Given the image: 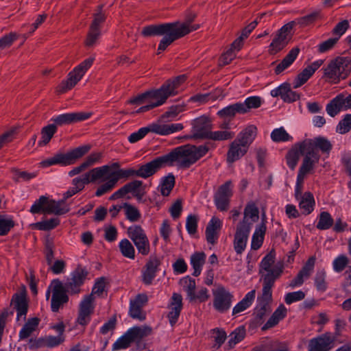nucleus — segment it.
<instances>
[{
  "label": "nucleus",
  "instance_id": "f257e3e1",
  "mask_svg": "<svg viewBox=\"0 0 351 351\" xmlns=\"http://www.w3.org/2000/svg\"><path fill=\"white\" fill-rule=\"evenodd\" d=\"M191 21L184 23L174 22L145 26L142 29L144 36H162L158 47V53L165 51L171 43L192 31L199 28L198 25H191Z\"/></svg>",
  "mask_w": 351,
  "mask_h": 351
},
{
  "label": "nucleus",
  "instance_id": "f03ea898",
  "mask_svg": "<svg viewBox=\"0 0 351 351\" xmlns=\"http://www.w3.org/2000/svg\"><path fill=\"white\" fill-rule=\"evenodd\" d=\"M208 152V147L206 145H186L173 149L164 156L167 166H172L176 163L179 167L186 169L205 156Z\"/></svg>",
  "mask_w": 351,
  "mask_h": 351
},
{
  "label": "nucleus",
  "instance_id": "7ed1b4c3",
  "mask_svg": "<svg viewBox=\"0 0 351 351\" xmlns=\"http://www.w3.org/2000/svg\"><path fill=\"white\" fill-rule=\"evenodd\" d=\"M256 134L257 128L253 125L247 126L240 132L229 145L226 154L227 162L232 164L245 156Z\"/></svg>",
  "mask_w": 351,
  "mask_h": 351
},
{
  "label": "nucleus",
  "instance_id": "20e7f679",
  "mask_svg": "<svg viewBox=\"0 0 351 351\" xmlns=\"http://www.w3.org/2000/svg\"><path fill=\"white\" fill-rule=\"evenodd\" d=\"M324 77L334 84L346 80L351 73V58L338 56L328 62L322 69Z\"/></svg>",
  "mask_w": 351,
  "mask_h": 351
},
{
  "label": "nucleus",
  "instance_id": "39448f33",
  "mask_svg": "<svg viewBox=\"0 0 351 351\" xmlns=\"http://www.w3.org/2000/svg\"><path fill=\"white\" fill-rule=\"evenodd\" d=\"M134 177H137V169L134 168L119 169L112 171L109 174V176L104 178L103 181L106 182L97 187L95 195L101 197L112 191L121 178L128 179Z\"/></svg>",
  "mask_w": 351,
  "mask_h": 351
},
{
  "label": "nucleus",
  "instance_id": "423d86ee",
  "mask_svg": "<svg viewBox=\"0 0 351 351\" xmlns=\"http://www.w3.org/2000/svg\"><path fill=\"white\" fill-rule=\"evenodd\" d=\"M94 60L95 58H88L75 67L68 74L67 79L58 86L56 91L58 93H64L73 88L92 66Z\"/></svg>",
  "mask_w": 351,
  "mask_h": 351
},
{
  "label": "nucleus",
  "instance_id": "0eeeda50",
  "mask_svg": "<svg viewBox=\"0 0 351 351\" xmlns=\"http://www.w3.org/2000/svg\"><path fill=\"white\" fill-rule=\"evenodd\" d=\"M69 210V207L65 204L64 200L56 202L49 199L45 196H41L32 206L30 211L32 213H39L40 212L48 214H55L58 215H64Z\"/></svg>",
  "mask_w": 351,
  "mask_h": 351
},
{
  "label": "nucleus",
  "instance_id": "6e6552de",
  "mask_svg": "<svg viewBox=\"0 0 351 351\" xmlns=\"http://www.w3.org/2000/svg\"><path fill=\"white\" fill-rule=\"evenodd\" d=\"M66 292L64 284L60 280L55 279L51 281L46 291V298L49 300L51 295V308L53 312H58L68 302Z\"/></svg>",
  "mask_w": 351,
  "mask_h": 351
},
{
  "label": "nucleus",
  "instance_id": "1a4fd4ad",
  "mask_svg": "<svg viewBox=\"0 0 351 351\" xmlns=\"http://www.w3.org/2000/svg\"><path fill=\"white\" fill-rule=\"evenodd\" d=\"M89 149L90 147L87 145L78 147L66 154H57L53 157L43 161L41 165L45 167L54 165H70L85 155Z\"/></svg>",
  "mask_w": 351,
  "mask_h": 351
},
{
  "label": "nucleus",
  "instance_id": "9d476101",
  "mask_svg": "<svg viewBox=\"0 0 351 351\" xmlns=\"http://www.w3.org/2000/svg\"><path fill=\"white\" fill-rule=\"evenodd\" d=\"M186 80L184 75L177 76L167 80L160 88L154 90V95L161 106L165 104L169 97L175 96L178 93V88Z\"/></svg>",
  "mask_w": 351,
  "mask_h": 351
},
{
  "label": "nucleus",
  "instance_id": "9b49d317",
  "mask_svg": "<svg viewBox=\"0 0 351 351\" xmlns=\"http://www.w3.org/2000/svg\"><path fill=\"white\" fill-rule=\"evenodd\" d=\"M110 170L109 165H104L95 167L84 173L82 176L75 178L72 180L73 187L77 190V192L82 191L86 184L90 182H95L97 180H102L106 176Z\"/></svg>",
  "mask_w": 351,
  "mask_h": 351
},
{
  "label": "nucleus",
  "instance_id": "f8f14e48",
  "mask_svg": "<svg viewBox=\"0 0 351 351\" xmlns=\"http://www.w3.org/2000/svg\"><path fill=\"white\" fill-rule=\"evenodd\" d=\"M128 237L135 245L138 253L146 256L149 253L150 244L145 231L140 225H132L127 230Z\"/></svg>",
  "mask_w": 351,
  "mask_h": 351
},
{
  "label": "nucleus",
  "instance_id": "ddd939ff",
  "mask_svg": "<svg viewBox=\"0 0 351 351\" xmlns=\"http://www.w3.org/2000/svg\"><path fill=\"white\" fill-rule=\"evenodd\" d=\"M128 193H132V195L136 199L138 202H147L146 199H143L145 191L144 187L143 186V182L138 180H133L123 186L110 197V200H114L119 198H121Z\"/></svg>",
  "mask_w": 351,
  "mask_h": 351
},
{
  "label": "nucleus",
  "instance_id": "4468645a",
  "mask_svg": "<svg viewBox=\"0 0 351 351\" xmlns=\"http://www.w3.org/2000/svg\"><path fill=\"white\" fill-rule=\"evenodd\" d=\"M213 307L219 313L227 312L231 307L234 295L223 286L213 291Z\"/></svg>",
  "mask_w": 351,
  "mask_h": 351
},
{
  "label": "nucleus",
  "instance_id": "2eb2a0df",
  "mask_svg": "<svg viewBox=\"0 0 351 351\" xmlns=\"http://www.w3.org/2000/svg\"><path fill=\"white\" fill-rule=\"evenodd\" d=\"M261 280H263L262 295L261 298H258V301L261 305V308L257 311V316L259 318H262L269 310V303L271 301L272 298L271 289L276 279L271 278L267 276Z\"/></svg>",
  "mask_w": 351,
  "mask_h": 351
},
{
  "label": "nucleus",
  "instance_id": "dca6fc26",
  "mask_svg": "<svg viewBox=\"0 0 351 351\" xmlns=\"http://www.w3.org/2000/svg\"><path fill=\"white\" fill-rule=\"evenodd\" d=\"M275 262V254L271 252L267 254L261 261L260 264V274L261 278L269 276L271 278L277 279L282 273L283 266L282 265H273Z\"/></svg>",
  "mask_w": 351,
  "mask_h": 351
},
{
  "label": "nucleus",
  "instance_id": "f3484780",
  "mask_svg": "<svg viewBox=\"0 0 351 351\" xmlns=\"http://www.w3.org/2000/svg\"><path fill=\"white\" fill-rule=\"evenodd\" d=\"M293 25L291 23H287L278 31L275 38L269 45L270 53L276 54L285 47L291 39V31Z\"/></svg>",
  "mask_w": 351,
  "mask_h": 351
},
{
  "label": "nucleus",
  "instance_id": "a211bd4d",
  "mask_svg": "<svg viewBox=\"0 0 351 351\" xmlns=\"http://www.w3.org/2000/svg\"><path fill=\"white\" fill-rule=\"evenodd\" d=\"M88 271L82 267L76 268L71 274V278L64 285L66 291L70 294H78L81 289L80 287L84 284L87 276Z\"/></svg>",
  "mask_w": 351,
  "mask_h": 351
},
{
  "label": "nucleus",
  "instance_id": "6ab92c4d",
  "mask_svg": "<svg viewBox=\"0 0 351 351\" xmlns=\"http://www.w3.org/2000/svg\"><path fill=\"white\" fill-rule=\"evenodd\" d=\"M351 110V94L345 96L339 94L333 98L326 107L327 113L332 117H335L341 111Z\"/></svg>",
  "mask_w": 351,
  "mask_h": 351
},
{
  "label": "nucleus",
  "instance_id": "aec40b11",
  "mask_svg": "<svg viewBox=\"0 0 351 351\" xmlns=\"http://www.w3.org/2000/svg\"><path fill=\"white\" fill-rule=\"evenodd\" d=\"M232 185L231 181H227L221 185L214 196L215 205L221 211L228 210L230 198L232 195Z\"/></svg>",
  "mask_w": 351,
  "mask_h": 351
},
{
  "label": "nucleus",
  "instance_id": "412c9836",
  "mask_svg": "<svg viewBox=\"0 0 351 351\" xmlns=\"http://www.w3.org/2000/svg\"><path fill=\"white\" fill-rule=\"evenodd\" d=\"M193 137L195 138L207 139L210 130L212 123L206 116H201L191 122Z\"/></svg>",
  "mask_w": 351,
  "mask_h": 351
},
{
  "label": "nucleus",
  "instance_id": "4be33fe9",
  "mask_svg": "<svg viewBox=\"0 0 351 351\" xmlns=\"http://www.w3.org/2000/svg\"><path fill=\"white\" fill-rule=\"evenodd\" d=\"M147 301V296L145 293H139L134 298L131 299L129 308L130 316L140 321L145 319L146 315L143 308Z\"/></svg>",
  "mask_w": 351,
  "mask_h": 351
},
{
  "label": "nucleus",
  "instance_id": "5701e85b",
  "mask_svg": "<svg viewBox=\"0 0 351 351\" xmlns=\"http://www.w3.org/2000/svg\"><path fill=\"white\" fill-rule=\"evenodd\" d=\"M335 337L330 333H325L309 341L308 351H329L333 348Z\"/></svg>",
  "mask_w": 351,
  "mask_h": 351
},
{
  "label": "nucleus",
  "instance_id": "b1692460",
  "mask_svg": "<svg viewBox=\"0 0 351 351\" xmlns=\"http://www.w3.org/2000/svg\"><path fill=\"white\" fill-rule=\"evenodd\" d=\"M302 148L304 158L298 171L300 179L302 176H305L307 173L311 172L315 165L318 163L320 158L319 152H313L308 149L305 146H303V145H302Z\"/></svg>",
  "mask_w": 351,
  "mask_h": 351
},
{
  "label": "nucleus",
  "instance_id": "393cba45",
  "mask_svg": "<svg viewBox=\"0 0 351 351\" xmlns=\"http://www.w3.org/2000/svg\"><path fill=\"white\" fill-rule=\"evenodd\" d=\"M251 228L243 224H237L233 241L234 249L237 254H241L245 250Z\"/></svg>",
  "mask_w": 351,
  "mask_h": 351
},
{
  "label": "nucleus",
  "instance_id": "a878e982",
  "mask_svg": "<svg viewBox=\"0 0 351 351\" xmlns=\"http://www.w3.org/2000/svg\"><path fill=\"white\" fill-rule=\"evenodd\" d=\"M167 166L164 155L149 162L140 165L137 169V177L147 178L156 173L160 169Z\"/></svg>",
  "mask_w": 351,
  "mask_h": 351
},
{
  "label": "nucleus",
  "instance_id": "bb28decb",
  "mask_svg": "<svg viewBox=\"0 0 351 351\" xmlns=\"http://www.w3.org/2000/svg\"><path fill=\"white\" fill-rule=\"evenodd\" d=\"M92 115L91 112H75L59 114L52 119L56 125H63L83 121L89 119Z\"/></svg>",
  "mask_w": 351,
  "mask_h": 351
},
{
  "label": "nucleus",
  "instance_id": "cd10ccee",
  "mask_svg": "<svg viewBox=\"0 0 351 351\" xmlns=\"http://www.w3.org/2000/svg\"><path fill=\"white\" fill-rule=\"evenodd\" d=\"M315 263V258L314 256L310 257L297 276L290 281L289 286L293 289L302 286L304 280L308 278L311 275L314 269Z\"/></svg>",
  "mask_w": 351,
  "mask_h": 351
},
{
  "label": "nucleus",
  "instance_id": "c85d7f7f",
  "mask_svg": "<svg viewBox=\"0 0 351 351\" xmlns=\"http://www.w3.org/2000/svg\"><path fill=\"white\" fill-rule=\"evenodd\" d=\"M149 132L161 136H167L181 131L184 126L182 123L164 124L160 121L152 123L147 126Z\"/></svg>",
  "mask_w": 351,
  "mask_h": 351
},
{
  "label": "nucleus",
  "instance_id": "c756f323",
  "mask_svg": "<svg viewBox=\"0 0 351 351\" xmlns=\"http://www.w3.org/2000/svg\"><path fill=\"white\" fill-rule=\"evenodd\" d=\"M95 297L92 295H86L80 304V311L77 318L78 323L81 325L86 324L90 320V315L94 310L93 302Z\"/></svg>",
  "mask_w": 351,
  "mask_h": 351
},
{
  "label": "nucleus",
  "instance_id": "7c9ffc66",
  "mask_svg": "<svg viewBox=\"0 0 351 351\" xmlns=\"http://www.w3.org/2000/svg\"><path fill=\"white\" fill-rule=\"evenodd\" d=\"M323 63V60H317L304 69L293 80V88H298L305 84Z\"/></svg>",
  "mask_w": 351,
  "mask_h": 351
},
{
  "label": "nucleus",
  "instance_id": "2f4dec72",
  "mask_svg": "<svg viewBox=\"0 0 351 351\" xmlns=\"http://www.w3.org/2000/svg\"><path fill=\"white\" fill-rule=\"evenodd\" d=\"M182 308V298L179 293H174L168 305L167 315L170 324L173 326L178 322Z\"/></svg>",
  "mask_w": 351,
  "mask_h": 351
},
{
  "label": "nucleus",
  "instance_id": "473e14b6",
  "mask_svg": "<svg viewBox=\"0 0 351 351\" xmlns=\"http://www.w3.org/2000/svg\"><path fill=\"white\" fill-rule=\"evenodd\" d=\"M160 261L157 257H150L142 271V280L145 285H151L156 276Z\"/></svg>",
  "mask_w": 351,
  "mask_h": 351
},
{
  "label": "nucleus",
  "instance_id": "72a5a7b5",
  "mask_svg": "<svg viewBox=\"0 0 351 351\" xmlns=\"http://www.w3.org/2000/svg\"><path fill=\"white\" fill-rule=\"evenodd\" d=\"M303 146L313 152H318L317 149L321 150L323 153L328 154L332 149V144L324 137H317L314 139H307L302 142Z\"/></svg>",
  "mask_w": 351,
  "mask_h": 351
},
{
  "label": "nucleus",
  "instance_id": "f704fd0d",
  "mask_svg": "<svg viewBox=\"0 0 351 351\" xmlns=\"http://www.w3.org/2000/svg\"><path fill=\"white\" fill-rule=\"evenodd\" d=\"M222 226V221L217 217H213L208 223L206 228V240L208 243L214 244L217 240V232Z\"/></svg>",
  "mask_w": 351,
  "mask_h": 351
},
{
  "label": "nucleus",
  "instance_id": "c9c22d12",
  "mask_svg": "<svg viewBox=\"0 0 351 351\" xmlns=\"http://www.w3.org/2000/svg\"><path fill=\"white\" fill-rule=\"evenodd\" d=\"M258 213V209L254 203L247 204L244 209L243 219L239 224L245 223V225L248 226L251 228L252 223L258 221L259 217Z\"/></svg>",
  "mask_w": 351,
  "mask_h": 351
},
{
  "label": "nucleus",
  "instance_id": "e433bc0d",
  "mask_svg": "<svg viewBox=\"0 0 351 351\" xmlns=\"http://www.w3.org/2000/svg\"><path fill=\"white\" fill-rule=\"evenodd\" d=\"M14 308L17 312L16 319L19 321L21 319L24 321L28 310V303L25 296L16 295L12 299Z\"/></svg>",
  "mask_w": 351,
  "mask_h": 351
},
{
  "label": "nucleus",
  "instance_id": "4c0bfd02",
  "mask_svg": "<svg viewBox=\"0 0 351 351\" xmlns=\"http://www.w3.org/2000/svg\"><path fill=\"white\" fill-rule=\"evenodd\" d=\"M298 200L299 208L302 214L307 215L313 212L314 210L315 199L311 193L305 192Z\"/></svg>",
  "mask_w": 351,
  "mask_h": 351
},
{
  "label": "nucleus",
  "instance_id": "58836bf2",
  "mask_svg": "<svg viewBox=\"0 0 351 351\" xmlns=\"http://www.w3.org/2000/svg\"><path fill=\"white\" fill-rule=\"evenodd\" d=\"M39 323L40 319L38 317L28 319L19 332L20 339H25L29 337L36 330Z\"/></svg>",
  "mask_w": 351,
  "mask_h": 351
},
{
  "label": "nucleus",
  "instance_id": "ea45409f",
  "mask_svg": "<svg viewBox=\"0 0 351 351\" xmlns=\"http://www.w3.org/2000/svg\"><path fill=\"white\" fill-rule=\"evenodd\" d=\"M237 113L244 114L245 109L241 102L228 106L217 112V115L221 118H232Z\"/></svg>",
  "mask_w": 351,
  "mask_h": 351
},
{
  "label": "nucleus",
  "instance_id": "a19ab883",
  "mask_svg": "<svg viewBox=\"0 0 351 351\" xmlns=\"http://www.w3.org/2000/svg\"><path fill=\"white\" fill-rule=\"evenodd\" d=\"M287 308L283 304H280L263 326V330L272 328L278 324V323L287 315Z\"/></svg>",
  "mask_w": 351,
  "mask_h": 351
},
{
  "label": "nucleus",
  "instance_id": "79ce46f5",
  "mask_svg": "<svg viewBox=\"0 0 351 351\" xmlns=\"http://www.w3.org/2000/svg\"><path fill=\"white\" fill-rule=\"evenodd\" d=\"M267 226L258 225L253 233L251 242V248L254 250H258L263 245Z\"/></svg>",
  "mask_w": 351,
  "mask_h": 351
},
{
  "label": "nucleus",
  "instance_id": "37998d69",
  "mask_svg": "<svg viewBox=\"0 0 351 351\" xmlns=\"http://www.w3.org/2000/svg\"><path fill=\"white\" fill-rule=\"evenodd\" d=\"M300 49L298 47L293 48L289 53L283 58L280 63L276 67L275 72L276 74H279L282 72L285 69L288 68L296 59Z\"/></svg>",
  "mask_w": 351,
  "mask_h": 351
},
{
  "label": "nucleus",
  "instance_id": "c03bdc74",
  "mask_svg": "<svg viewBox=\"0 0 351 351\" xmlns=\"http://www.w3.org/2000/svg\"><path fill=\"white\" fill-rule=\"evenodd\" d=\"M256 291L255 290H252L248 292L245 297L241 300L232 309V315H237L240 313L245 310H246L248 307L251 306L253 301L255 299Z\"/></svg>",
  "mask_w": 351,
  "mask_h": 351
},
{
  "label": "nucleus",
  "instance_id": "a18cd8bd",
  "mask_svg": "<svg viewBox=\"0 0 351 351\" xmlns=\"http://www.w3.org/2000/svg\"><path fill=\"white\" fill-rule=\"evenodd\" d=\"M302 143L295 145V146L287 153V162L288 166L293 169L298 164L300 155H303L302 148Z\"/></svg>",
  "mask_w": 351,
  "mask_h": 351
},
{
  "label": "nucleus",
  "instance_id": "49530a36",
  "mask_svg": "<svg viewBox=\"0 0 351 351\" xmlns=\"http://www.w3.org/2000/svg\"><path fill=\"white\" fill-rule=\"evenodd\" d=\"M334 219L331 215L327 211H322L317 217L316 228L320 230H328L332 227Z\"/></svg>",
  "mask_w": 351,
  "mask_h": 351
},
{
  "label": "nucleus",
  "instance_id": "de8ad7c7",
  "mask_svg": "<svg viewBox=\"0 0 351 351\" xmlns=\"http://www.w3.org/2000/svg\"><path fill=\"white\" fill-rule=\"evenodd\" d=\"M206 254L204 252H195L191 257V264L194 269L193 275L198 276L205 263Z\"/></svg>",
  "mask_w": 351,
  "mask_h": 351
},
{
  "label": "nucleus",
  "instance_id": "09e8293b",
  "mask_svg": "<svg viewBox=\"0 0 351 351\" xmlns=\"http://www.w3.org/2000/svg\"><path fill=\"white\" fill-rule=\"evenodd\" d=\"M125 218L130 222H137L141 218V213L138 208L128 202L123 203Z\"/></svg>",
  "mask_w": 351,
  "mask_h": 351
},
{
  "label": "nucleus",
  "instance_id": "8fccbe9b",
  "mask_svg": "<svg viewBox=\"0 0 351 351\" xmlns=\"http://www.w3.org/2000/svg\"><path fill=\"white\" fill-rule=\"evenodd\" d=\"M106 19V12L103 10V5H99L93 14V21L90 27L101 30V26Z\"/></svg>",
  "mask_w": 351,
  "mask_h": 351
},
{
  "label": "nucleus",
  "instance_id": "3c124183",
  "mask_svg": "<svg viewBox=\"0 0 351 351\" xmlns=\"http://www.w3.org/2000/svg\"><path fill=\"white\" fill-rule=\"evenodd\" d=\"M135 341L130 330H128L122 337L119 338L112 345V350H119L128 348L130 344Z\"/></svg>",
  "mask_w": 351,
  "mask_h": 351
},
{
  "label": "nucleus",
  "instance_id": "603ef678",
  "mask_svg": "<svg viewBox=\"0 0 351 351\" xmlns=\"http://www.w3.org/2000/svg\"><path fill=\"white\" fill-rule=\"evenodd\" d=\"M119 247L121 254L128 258L134 259L135 249L132 243L128 239H122L119 243Z\"/></svg>",
  "mask_w": 351,
  "mask_h": 351
},
{
  "label": "nucleus",
  "instance_id": "864d4df0",
  "mask_svg": "<svg viewBox=\"0 0 351 351\" xmlns=\"http://www.w3.org/2000/svg\"><path fill=\"white\" fill-rule=\"evenodd\" d=\"M14 226L12 217L0 215V236L7 235Z\"/></svg>",
  "mask_w": 351,
  "mask_h": 351
},
{
  "label": "nucleus",
  "instance_id": "5fc2aeb1",
  "mask_svg": "<svg viewBox=\"0 0 351 351\" xmlns=\"http://www.w3.org/2000/svg\"><path fill=\"white\" fill-rule=\"evenodd\" d=\"M174 184V176L172 174H169L162 179L158 189L163 196H168L173 189Z\"/></svg>",
  "mask_w": 351,
  "mask_h": 351
},
{
  "label": "nucleus",
  "instance_id": "6e6d98bb",
  "mask_svg": "<svg viewBox=\"0 0 351 351\" xmlns=\"http://www.w3.org/2000/svg\"><path fill=\"white\" fill-rule=\"evenodd\" d=\"M57 126L55 124H49L42 129L41 140L38 144L40 146L46 145L56 132Z\"/></svg>",
  "mask_w": 351,
  "mask_h": 351
},
{
  "label": "nucleus",
  "instance_id": "4d7b16f0",
  "mask_svg": "<svg viewBox=\"0 0 351 351\" xmlns=\"http://www.w3.org/2000/svg\"><path fill=\"white\" fill-rule=\"evenodd\" d=\"M271 138L274 142L291 141L293 137L289 135L283 127L274 129L271 133Z\"/></svg>",
  "mask_w": 351,
  "mask_h": 351
},
{
  "label": "nucleus",
  "instance_id": "13d9d810",
  "mask_svg": "<svg viewBox=\"0 0 351 351\" xmlns=\"http://www.w3.org/2000/svg\"><path fill=\"white\" fill-rule=\"evenodd\" d=\"M326 272L324 269L317 270L315 276V286L317 291L324 292L326 291L328 285L326 280Z\"/></svg>",
  "mask_w": 351,
  "mask_h": 351
},
{
  "label": "nucleus",
  "instance_id": "bf43d9fd",
  "mask_svg": "<svg viewBox=\"0 0 351 351\" xmlns=\"http://www.w3.org/2000/svg\"><path fill=\"white\" fill-rule=\"evenodd\" d=\"M234 136V133L228 130H217L210 132L207 139L213 141H226L232 139Z\"/></svg>",
  "mask_w": 351,
  "mask_h": 351
},
{
  "label": "nucleus",
  "instance_id": "052dcab7",
  "mask_svg": "<svg viewBox=\"0 0 351 351\" xmlns=\"http://www.w3.org/2000/svg\"><path fill=\"white\" fill-rule=\"evenodd\" d=\"M300 98V95L292 90L290 84L285 83V90H283V95H282V99L286 103L294 102Z\"/></svg>",
  "mask_w": 351,
  "mask_h": 351
},
{
  "label": "nucleus",
  "instance_id": "680f3d73",
  "mask_svg": "<svg viewBox=\"0 0 351 351\" xmlns=\"http://www.w3.org/2000/svg\"><path fill=\"white\" fill-rule=\"evenodd\" d=\"M263 99L261 97L258 96H252L249 97L245 99L243 103H241V105L243 106L245 109V113L248 112L252 108H258L263 104Z\"/></svg>",
  "mask_w": 351,
  "mask_h": 351
},
{
  "label": "nucleus",
  "instance_id": "e2e57ef3",
  "mask_svg": "<svg viewBox=\"0 0 351 351\" xmlns=\"http://www.w3.org/2000/svg\"><path fill=\"white\" fill-rule=\"evenodd\" d=\"M130 331L134 339V341L147 337L152 333V328L148 326L143 327H134L130 329Z\"/></svg>",
  "mask_w": 351,
  "mask_h": 351
},
{
  "label": "nucleus",
  "instance_id": "0e129e2a",
  "mask_svg": "<svg viewBox=\"0 0 351 351\" xmlns=\"http://www.w3.org/2000/svg\"><path fill=\"white\" fill-rule=\"evenodd\" d=\"M154 101L156 100V97L154 95V90L145 92L141 95H138L137 97L130 100V104H136L138 105L147 104L148 101Z\"/></svg>",
  "mask_w": 351,
  "mask_h": 351
},
{
  "label": "nucleus",
  "instance_id": "69168bd1",
  "mask_svg": "<svg viewBox=\"0 0 351 351\" xmlns=\"http://www.w3.org/2000/svg\"><path fill=\"white\" fill-rule=\"evenodd\" d=\"M180 283L190 299L195 292V280L190 277H185L180 280Z\"/></svg>",
  "mask_w": 351,
  "mask_h": 351
},
{
  "label": "nucleus",
  "instance_id": "338daca9",
  "mask_svg": "<svg viewBox=\"0 0 351 351\" xmlns=\"http://www.w3.org/2000/svg\"><path fill=\"white\" fill-rule=\"evenodd\" d=\"M245 336V329L244 326L237 328L230 335L229 344L235 345L241 341Z\"/></svg>",
  "mask_w": 351,
  "mask_h": 351
},
{
  "label": "nucleus",
  "instance_id": "774afa93",
  "mask_svg": "<svg viewBox=\"0 0 351 351\" xmlns=\"http://www.w3.org/2000/svg\"><path fill=\"white\" fill-rule=\"evenodd\" d=\"M351 130V114H346L339 123L336 131L339 134H346Z\"/></svg>",
  "mask_w": 351,
  "mask_h": 351
}]
</instances>
